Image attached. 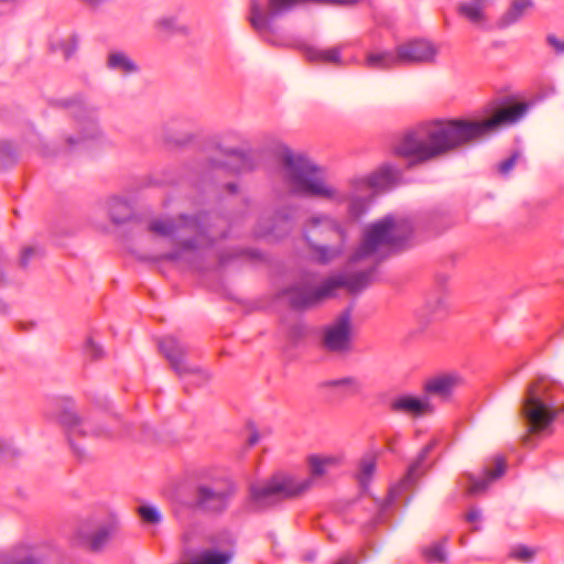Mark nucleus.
Instances as JSON below:
<instances>
[{"label": "nucleus", "instance_id": "40", "mask_svg": "<svg viewBox=\"0 0 564 564\" xmlns=\"http://www.w3.org/2000/svg\"><path fill=\"white\" fill-rule=\"evenodd\" d=\"M17 160V152L13 144L7 140H0V161L3 164H11Z\"/></svg>", "mask_w": 564, "mask_h": 564}, {"label": "nucleus", "instance_id": "1", "mask_svg": "<svg viewBox=\"0 0 564 564\" xmlns=\"http://www.w3.org/2000/svg\"><path fill=\"white\" fill-rule=\"evenodd\" d=\"M528 111L524 102L501 108L486 119H451L434 121L403 135L394 145V154L409 159L408 167L426 162L449 151L478 143L503 124L520 120Z\"/></svg>", "mask_w": 564, "mask_h": 564}, {"label": "nucleus", "instance_id": "22", "mask_svg": "<svg viewBox=\"0 0 564 564\" xmlns=\"http://www.w3.org/2000/svg\"><path fill=\"white\" fill-rule=\"evenodd\" d=\"M344 45H337L327 50H321L315 46L303 44L300 46L305 58L310 62H317L324 64H334L341 66L344 61L341 57V51Z\"/></svg>", "mask_w": 564, "mask_h": 564}, {"label": "nucleus", "instance_id": "27", "mask_svg": "<svg viewBox=\"0 0 564 564\" xmlns=\"http://www.w3.org/2000/svg\"><path fill=\"white\" fill-rule=\"evenodd\" d=\"M323 387L337 391L343 397H351L361 392L362 382L354 376L329 379L323 382Z\"/></svg>", "mask_w": 564, "mask_h": 564}, {"label": "nucleus", "instance_id": "12", "mask_svg": "<svg viewBox=\"0 0 564 564\" xmlns=\"http://www.w3.org/2000/svg\"><path fill=\"white\" fill-rule=\"evenodd\" d=\"M59 423L66 429L69 445L74 455L84 460L87 458L85 448L77 442L78 436H108L109 432L99 425H95L90 419L78 416L73 410H64L58 416Z\"/></svg>", "mask_w": 564, "mask_h": 564}, {"label": "nucleus", "instance_id": "26", "mask_svg": "<svg viewBox=\"0 0 564 564\" xmlns=\"http://www.w3.org/2000/svg\"><path fill=\"white\" fill-rule=\"evenodd\" d=\"M104 208L113 224H122L132 216L130 203L128 199L120 196L107 198L104 203Z\"/></svg>", "mask_w": 564, "mask_h": 564}, {"label": "nucleus", "instance_id": "9", "mask_svg": "<svg viewBox=\"0 0 564 564\" xmlns=\"http://www.w3.org/2000/svg\"><path fill=\"white\" fill-rule=\"evenodd\" d=\"M159 348L180 378H193L195 384H202L209 379V375L205 369L187 359L189 348L175 336L169 335L163 337L159 341Z\"/></svg>", "mask_w": 564, "mask_h": 564}, {"label": "nucleus", "instance_id": "3", "mask_svg": "<svg viewBox=\"0 0 564 564\" xmlns=\"http://www.w3.org/2000/svg\"><path fill=\"white\" fill-rule=\"evenodd\" d=\"M206 214H180L174 218H155L149 223V230L169 238L174 250L155 257L153 260L183 261L186 254L200 256L209 249L217 237L207 220Z\"/></svg>", "mask_w": 564, "mask_h": 564}, {"label": "nucleus", "instance_id": "31", "mask_svg": "<svg viewBox=\"0 0 564 564\" xmlns=\"http://www.w3.org/2000/svg\"><path fill=\"white\" fill-rule=\"evenodd\" d=\"M231 558V552L209 547L198 551L187 564H229Z\"/></svg>", "mask_w": 564, "mask_h": 564}, {"label": "nucleus", "instance_id": "56", "mask_svg": "<svg viewBox=\"0 0 564 564\" xmlns=\"http://www.w3.org/2000/svg\"><path fill=\"white\" fill-rule=\"evenodd\" d=\"M184 540H185V542H187V540H188V535L187 534L184 535Z\"/></svg>", "mask_w": 564, "mask_h": 564}, {"label": "nucleus", "instance_id": "17", "mask_svg": "<svg viewBox=\"0 0 564 564\" xmlns=\"http://www.w3.org/2000/svg\"><path fill=\"white\" fill-rule=\"evenodd\" d=\"M400 66L435 64L438 46L426 39H411L397 46Z\"/></svg>", "mask_w": 564, "mask_h": 564}, {"label": "nucleus", "instance_id": "47", "mask_svg": "<svg viewBox=\"0 0 564 564\" xmlns=\"http://www.w3.org/2000/svg\"><path fill=\"white\" fill-rule=\"evenodd\" d=\"M547 43L554 47L557 53H564V42H561L555 35L547 36Z\"/></svg>", "mask_w": 564, "mask_h": 564}, {"label": "nucleus", "instance_id": "30", "mask_svg": "<svg viewBox=\"0 0 564 564\" xmlns=\"http://www.w3.org/2000/svg\"><path fill=\"white\" fill-rule=\"evenodd\" d=\"M376 469L377 456L375 454L368 453L360 458L355 477L364 492H367Z\"/></svg>", "mask_w": 564, "mask_h": 564}, {"label": "nucleus", "instance_id": "25", "mask_svg": "<svg viewBox=\"0 0 564 564\" xmlns=\"http://www.w3.org/2000/svg\"><path fill=\"white\" fill-rule=\"evenodd\" d=\"M458 383V377L454 375H441L432 377L424 382V395H437L448 398Z\"/></svg>", "mask_w": 564, "mask_h": 564}, {"label": "nucleus", "instance_id": "16", "mask_svg": "<svg viewBox=\"0 0 564 564\" xmlns=\"http://www.w3.org/2000/svg\"><path fill=\"white\" fill-rule=\"evenodd\" d=\"M324 348L333 354L345 355L352 347L351 314L348 310L341 312L336 319L325 328L323 335Z\"/></svg>", "mask_w": 564, "mask_h": 564}, {"label": "nucleus", "instance_id": "54", "mask_svg": "<svg viewBox=\"0 0 564 564\" xmlns=\"http://www.w3.org/2000/svg\"><path fill=\"white\" fill-rule=\"evenodd\" d=\"M219 261H220L221 264H225L228 261V259L224 254H220L219 256Z\"/></svg>", "mask_w": 564, "mask_h": 564}, {"label": "nucleus", "instance_id": "2", "mask_svg": "<svg viewBox=\"0 0 564 564\" xmlns=\"http://www.w3.org/2000/svg\"><path fill=\"white\" fill-rule=\"evenodd\" d=\"M310 477L299 478L290 474H276L261 484H252L246 508L252 512L265 511L281 501L294 499L307 492L317 478L327 475L339 465L335 456L312 455L307 458Z\"/></svg>", "mask_w": 564, "mask_h": 564}, {"label": "nucleus", "instance_id": "42", "mask_svg": "<svg viewBox=\"0 0 564 564\" xmlns=\"http://www.w3.org/2000/svg\"><path fill=\"white\" fill-rule=\"evenodd\" d=\"M138 512L145 523L156 524L161 521V514L159 510L152 506H141Z\"/></svg>", "mask_w": 564, "mask_h": 564}, {"label": "nucleus", "instance_id": "28", "mask_svg": "<svg viewBox=\"0 0 564 564\" xmlns=\"http://www.w3.org/2000/svg\"><path fill=\"white\" fill-rule=\"evenodd\" d=\"M487 0H467L458 4V13L470 23L482 25L487 21L486 15Z\"/></svg>", "mask_w": 564, "mask_h": 564}, {"label": "nucleus", "instance_id": "33", "mask_svg": "<svg viewBox=\"0 0 564 564\" xmlns=\"http://www.w3.org/2000/svg\"><path fill=\"white\" fill-rule=\"evenodd\" d=\"M50 46L53 52H61L63 57L68 59L77 51L78 43L76 36L70 35L66 39H52Z\"/></svg>", "mask_w": 564, "mask_h": 564}, {"label": "nucleus", "instance_id": "43", "mask_svg": "<svg viewBox=\"0 0 564 564\" xmlns=\"http://www.w3.org/2000/svg\"><path fill=\"white\" fill-rule=\"evenodd\" d=\"M19 455V449L10 441L0 440V460H8Z\"/></svg>", "mask_w": 564, "mask_h": 564}, {"label": "nucleus", "instance_id": "35", "mask_svg": "<svg viewBox=\"0 0 564 564\" xmlns=\"http://www.w3.org/2000/svg\"><path fill=\"white\" fill-rule=\"evenodd\" d=\"M424 558L432 564H442L447 558L445 541L434 542L423 549Z\"/></svg>", "mask_w": 564, "mask_h": 564}, {"label": "nucleus", "instance_id": "37", "mask_svg": "<svg viewBox=\"0 0 564 564\" xmlns=\"http://www.w3.org/2000/svg\"><path fill=\"white\" fill-rule=\"evenodd\" d=\"M155 26L163 32H185V28L178 23L177 18L174 15L158 19Z\"/></svg>", "mask_w": 564, "mask_h": 564}, {"label": "nucleus", "instance_id": "44", "mask_svg": "<svg viewBox=\"0 0 564 564\" xmlns=\"http://www.w3.org/2000/svg\"><path fill=\"white\" fill-rule=\"evenodd\" d=\"M518 159H519V153L516 152L511 156H509L508 159L502 161L498 166L500 174L507 175L514 167Z\"/></svg>", "mask_w": 564, "mask_h": 564}, {"label": "nucleus", "instance_id": "20", "mask_svg": "<svg viewBox=\"0 0 564 564\" xmlns=\"http://www.w3.org/2000/svg\"><path fill=\"white\" fill-rule=\"evenodd\" d=\"M333 245L318 241L306 242L312 259L319 264H328L345 253L347 241L333 240Z\"/></svg>", "mask_w": 564, "mask_h": 564}, {"label": "nucleus", "instance_id": "19", "mask_svg": "<svg viewBox=\"0 0 564 564\" xmlns=\"http://www.w3.org/2000/svg\"><path fill=\"white\" fill-rule=\"evenodd\" d=\"M390 409L394 413H402L413 417H422L434 412V405L431 403L429 395H398L391 401Z\"/></svg>", "mask_w": 564, "mask_h": 564}, {"label": "nucleus", "instance_id": "5", "mask_svg": "<svg viewBox=\"0 0 564 564\" xmlns=\"http://www.w3.org/2000/svg\"><path fill=\"white\" fill-rule=\"evenodd\" d=\"M373 273L375 268L351 274H339L326 279L318 285L317 275L307 271L281 290L278 296L285 299L292 308L306 310L333 297L340 288H346L351 293L365 290L371 283Z\"/></svg>", "mask_w": 564, "mask_h": 564}, {"label": "nucleus", "instance_id": "45", "mask_svg": "<svg viewBox=\"0 0 564 564\" xmlns=\"http://www.w3.org/2000/svg\"><path fill=\"white\" fill-rule=\"evenodd\" d=\"M85 351L91 359H98L102 356V348L93 339L87 340Z\"/></svg>", "mask_w": 564, "mask_h": 564}, {"label": "nucleus", "instance_id": "8", "mask_svg": "<svg viewBox=\"0 0 564 564\" xmlns=\"http://www.w3.org/2000/svg\"><path fill=\"white\" fill-rule=\"evenodd\" d=\"M62 105L69 110L76 121L78 133L67 135L64 142L65 152L88 149L95 143H104L105 134L98 123L99 109L83 96H75L62 100Z\"/></svg>", "mask_w": 564, "mask_h": 564}, {"label": "nucleus", "instance_id": "53", "mask_svg": "<svg viewBox=\"0 0 564 564\" xmlns=\"http://www.w3.org/2000/svg\"><path fill=\"white\" fill-rule=\"evenodd\" d=\"M419 318L423 319V322H422V323H423L424 325L429 324V323H430V321H431L430 318H427V317H426V313H425L424 311H422V312L420 313Z\"/></svg>", "mask_w": 564, "mask_h": 564}, {"label": "nucleus", "instance_id": "46", "mask_svg": "<svg viewBox=\"0 0 564 564\" xmlns=\"http://www.w3.org/2000/svg\"><path fill=\"white\" fill-rule=\"evenodd\" d=\"M40 250L33 247H28L23 249L21 258H20V265L25 268L30 261V259L36 254H39Z\"/></svg>", "mask_w": 564, "mask_h": 564}, {"label": "nucleus", "instance_id": "13", "mask_svg": "<svg viewBox=\"0 0 564 564\" xmlns=\"http://www.w3.org/2000/svg\"><path fill=\"white\" fill-rule=\"evenodd\" d=\"M236 494V486L230 481H217L198 485L195 495V506L206 512L220 513L228 507Z\"/></svg>", "mask_w": 564, "mask_h": 564}, {"label": "nucleus", "instance_id": "39", "mask_svg": "<svg viewBox=\"0 0 564 564\" xmlns=\"http://www.w3.org/2000/svg\"><path fill=\"white\" fill-rule=\"evenodd\" d=\"M535 550L529 546L519 544L511 549L510 556L519 562L529 563L534 558Z\"/></svg>", "mask_w": 564, "mask_h": 564}, {"label": "nucleus", "instance_id": "4", "mask_svg": "<svg viewBox=\"0 0 564 564\" xmlns=\"http://www.w3.org/2000/svg\"><path fill=\"white\" fill-rule=\"evenodd\" d=\"M279 175L286 189L299 196L317 197L335 204L348 200V194L328 184L324 171L307 155L284 148L279 155Z\"/></svg>", "mask_w": 564, "mask_h": 564}, {"label": "nucleus", "instance_id": "10", "mask_svg": "<svg viewBox=\"0 0 564 564\" xmlns=\"http://www.w3.org/2000/svg\"><path fill=\"white\" fill-rule=\"evenodd\" d=\"M437 441L432 440L429 444H426L417 455L416 459L409 466L406 475L403 479L391 487L389 495L384 501L376 500L377 514L371 520L370 524L375 527L378 523H381L384 520L386 513L391 508V506L395 502L399 496L406 490L409 487L415 484V481L424 475L427 470L429 465L426 464L427 456L436 446Z\"/></svg>", "mask_w": 564, "mask_h": 564}, {"label": "nucleus", "instance_id": "14", "mask_svg": "<svg viewBox=\"0 0 564 564\" xmlns=\"http://www.w3.org/2000/svg\"><path fill=\"white\" fill-rule=\"evenodd\" d=\"M303 237L306 242L348 240V232L341 221L328 214H316L306 219L303 225Z\"/></svg>", "mask_w": 564, "mask_h": 564}, {"label": "nucleus", "instance_id": "50", "mask_svg": "<svg viewBox=\"0 0 564 564\" xmlns=\"http://www.w3.org/2000/svg\"><path fill=\"white\" fill-rule=\"evenodd\" d=\"M242 254H248L251 258H257L259 256L257 251L240 250V251H235L232 257H240Z\"/></svg>", "mask_w": 564, "mask_h": 564}, {"label": "nucleus", "instance_id": "24", "mask_svg": "<svg viewBox=\"0 0 564 564\" xmlns=\"http://www.w3.org/2000/svg\"><path fill=\"white\" fill-rule=\"evenodd\" d=\"M112 530L113 527L111 524L100 525L94 532H88L82 528L77 533L78 543L88 547L90 551H100L109 541Z\"/></svg>", "mask_w": 564, "mask_h": 564}, {"label": "nucleus", "instance_id": "55", "mask_svg": "<svg viewBox=\"0 0 564 564\" xmlns=\"http://www.w3.org/2000/svg\"><path fill=\"white\" fill-rule=\"evenodd\" d=\"M0 312H2V313L7 312V305L6 304H1Z\"/></svg>", "mask_w": 564, "mask_h": 564}, {"label": "nucleus", "instance_id": "32", "mask_svg": "<svg viewBox=\"0 0 564 564\" xmlns=\"http://www.w3.org/2000/svg\"><path fill=\"white\" fill-rule=\"evenodd\" d=\"M107 68L113 72H118L122 75H129L137 73L138 65L123 52H111L108 54Z\"/></svg>", "mask_w": 564, "mask_h": 564}, {"label": "nucleus", "instance_id": "57", "mask_svg": "<svg viewBox=\"0 0 564 564\" xmlns=\"http://www.w3.org/2000/svg\"><path fill=\"white\" fill-rule=\"evenodd\" d=\"M219 236H220L221 238H225V237H226L225 232H221Z\"/></svg>", "mask_w": 564, "mask_h": 564}, {"label": "nucleus", "instance_id": "48", "mask_svg": "<svg viewBox=\"0 0 564 564\" xmlns=\"http://www.w3.org/2000/svg\"><path fill=\"white\" fill-rule=\"evenodd\" d=\"M481 519V511L479 509H470L466 514V520L470 523L477 522Z\"/></svg>", "mask_w": 564, "mask_h": 564}, {"label": "nucleus", "instance_id": "52", "mask_svg": "<svg viewBox=\"0 0 564 564\" xmlns=\"http://www.w3.org/2000/svg\"><path fill=\"white\" fill-rule=\"evenodd\" d=\"M336 564H354L352 557H344L340 558Z\"/></svg>", "mask_w": 564, "mask_h": 564}, {"label": "nucleus", "instance_id": "11", "mask_svg": "<svg viewBox=\"0 0 564 564\" xmlns=\"http://www.w3.org/2000/svg\"><path fill=\"white\" fill-rule=\"evenodd\" d=\"M220 151L223 154L239 162V166L232 169L229 162L206 158L203 161L194 163L192 167L199 178L209 180L220 173H241L251 171L256 166L251 154L238 148H220Z\"/></svg>", "mask_w": 564, "mask_h": 564}, {"label": "nucleus", "instance_id": "36", "mask_svg": "<svg viewBox=\"0 0 564 564\" xmlns=\"http://www.w3.org/2000/svg\"><path fill=\"white\" fill-rule=\"evenodd\" d=\"M369 202L366 197L355 196L349 199L348 215L352 220H358L368 210Z\"/></svg>", "mask_w": 564, "mask_h": 564}, {"label": "nucleus", "instance_id": "18", "mask_svg": "<svg viewBox=\"0 0 564 564\" xmlns=\"http://www.w3.org/2000/svg\"><path fill=\"white\" fill-rule=\"evenodd\" d=\"M506 462L502 457L498 456L495 459V468H486L484 477H475L470 473H466L459 479V485L466 489L470 496H476L485 492L491 481L501 477L506 471Z\"/></svg>", "mask_w": 564, "mask_h": 564}, {"label": "nucleus", "instance_id": "41", "mask_svg": "<svg viewBox=\"0 0 564 564\" xmlns=\"http://www.w3.org/2000/svg\"><path fill=\"white\" fill-rule=\"evenodd\" d=\"M447 302L445 297L438 296L435 297L426 303V311H429V314L434 316L435 318L441 317L442 314H444L447 310Z\"/></svg>", "mask_w": 564, "mask_h": 564}, {"label": "nucleus", "instance_id": "15", "mask_svg": "<svg viewBox=\"0 0 564 564\" xmlns=\"http://www.w3.org/2000/svg\"><path fill=\"white\" fill-rule=\"evenodd\" d=\"M295 225V209L286 206L276 209L272 215L263 213L254 229L253 234L258 238L268 240H278L288 236Z\"/></svg>", "mask_w": 564, "mask_h": 564}, {"label": "nucleus", "instance_id": "34", "mask_svg": "<svg viewBox=\"0 0 564 564\" xmlns=\"http://www.w3.org/2000/svg\"><path fill=\"white\" fill-rule=\"evenodd\" d=\"M0 564H41L23 547L15 549L10 554L0 555Z\"/></svg>", "mask_w": 564, "mask_h": 564}, {"label": "nucleus", "instance_id": "38", "mask_svg": "<svg viewBox=\"0 0 564 564\" xmlns=\"http://www.w3.org/2000/svg\"><path fill=\"white\" fill-rule=\"evenodd\" d=\"M285 335L289 343L296 346L305 337L306 328L301 322H295L288 326Z\"/></svg>", "mask_w": 564, "mask_h": 564}, {"label": "nucleus", "instance_id": "29", "mask_svg": "<svg viewBox=\"0 0 564 564\" xmlns=\"http://www.w3.org/2000/svg\"><path fill=\"white\" fill-rule=\"evenodd\" d=\"M532 7V0H512L508 10L497 21V26L499 29H507L516 24L523 18L527 10Z\"/></svg>", "mask_w": 564, "mask_h": 564}, {"label": "nucleus", "instance_id": "6", "mask_svg": "<svg viewBox=\"0 0 564 564\" xmlns=\"http://www.w3.org/2000/svg\"><path fill=\"white\" fill-rule=\"evenodd\" d=\"M520 411L529 433L549 430L557 416L564 415V387L547 376H539L527 386Z\"/></svg>", "mask_w": 564, "mask_h": 564}, {"label": "nucleus", "instance_id": "49", "mask_svg": "<svg viewBox=\"0 0 564 564\" xmlns=\"http://www.w3.org/2000/svg\"><path fill=\"white\" fill-rule=\"evenodd\" d=\"M260 441V434L257 431H252L248 437V445L253 446Z\"/></svg>", "mask_w": 564, "mask_h": 564}, {"label": "nucleus", "instance_id": "23", "mask_svg": "<svg viewBox=\"0 0 564 564\" xmlns=\"http://www.w3.org/2000/svg\"><path fill=\"white\" fill-rule=\"evenodd\" d=\"M364 66L372 70H389L400 67L397 48L367 52Z\"/></svg>", "mask_w": 564, "mask_h": 564}, {"label": "nucleus", "instance_id": "21", "mask_svg": "<svg viewBox=\"0 0 564 564\" xmlns=\"http://www.w3.org/2000/svg\"><path fill=\"white\" fill-rule=\"evenodd\" d=\"M401 176L402 172L398 166L391 163H384L364 182L371 188L383 189L398 184Z\"/></svg>", "mask_w": 564, "mask_h": 564}, {"label": "nucleus", "instance_id": "51", "mask_svg": "<svg viewBox=\"0 0 564 564\" xmlns=\"http://www.w3.org/2000/svg\"><path fill=\"white\" fill-rule=\"evenodd\" d=\"M226 191L230 194H235L238 191V185L236 183L226 184Z\"/></svg>", "mask_w": 564, "mask_h": 564}, {"label": "nucleus", "instance_id": "7", "mask_svg": "<svg viewBox=\"0 0 564 564\" xmlns=\"http://www.w3.org/2000/svg\"><path fill=\"white\" fill-rule=\"evenodd\" d=\"M414 225L410 218L387 215L365 228L361 243L352 254L351 262L399 248L412 237Z\"/></svg>", "mask_w": 564, "mask_h": 564}]
</instances>
